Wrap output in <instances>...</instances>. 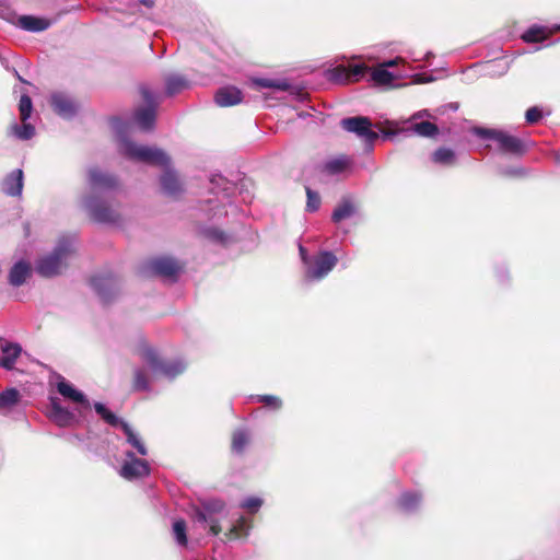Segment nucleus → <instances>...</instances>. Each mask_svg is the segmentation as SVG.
Here are the masks:
<instances>
[{
  "mask_svg": "<svg viewBox=\"0 0 560 560\" xmlns=\"http://www.w3.org/2000/svg\"><path fill=\"white\" fill-rule=\"evenodd\" d=\"M75 249L71 241L61 238L51 254L39 258L36 262V272L44 278H51L61 273L67 267V259Z\"/></svg>",
  "mask_w": 560,
  "mask_h": 560,
  "instance_id": "f257e3e1",
  "label": "nucleus"
},
{
  "mask_svg": "<svg viewBox=\"0 0 560 560\" xmlns=\"http://www.w3.org/2000/svg\"><path fill=\"white\" fill-rule=\"evenodd\" d=\"M476 135L482 139H492L498 143V150L503 154L523 155L526 152L524 141L505 131L490 128H477Z\"/></svg>",
  "mask_w": 560,
  "mask_h": 560,
  "instance_id": "f03ea898",
  "label": "nucleus"
},
{
  "mask_svg": "<svg viewBox=\"0 0 560 560\" xmlns=\"http://www.w3.org/2000/svg\"><path fill=\"white\" fill-rule=\"evenodd\" d=\"M122 145L124 154L131 160L164 167L170 164V158L161 149L138 145L131 141H125Z\"/></svg>",
  "mask_w": 560,
  "mask_h": 560,
  "instance_id": "7ed1b4c3",
  "label": "nucleus"
},
{
  "mask_svg": "<svg viewBox=\"0 0 560 560\" xmlns=\"http://www.w3.org/2000/svg\"><path fill=\"white\" fill-rule=\"evenodd\" d=\"M140 93L147 106L136 109L133 117L141 130L151 131L155 125L159 102L154 94L147 88H141Z\"/></svg>",
  "mask_w": 560,
  "mask_h": 560,
  "instance_id": "20e7f679",
  "label": "nucleus"
},
{
  "mask_svg": "<svg viewBox=\"0 0 560 560\" xmlns=\"http://www.w3.org/2000/svg\"><path fill=\"white\" fill-rule=\"evenodd\" d=\"M183 270V265L171 257H156L148 260L142 269L145 276H158L175 280Z\"/></svg>",
  "mask_w": 560,
  "mask_h": 560,
  "instance_id": "39448f33",
  "label": "nucleus"
},
{
  "mask_svg": "<svg viewBox=\"0 0 560 560\" xmlns=\"http://www.w3.org/2000/svg\"><path fill=\"white\" fill-rule=\"evenodd\" d=\"M340 126L343 130L355 133L369 144L374 143L378 139V133L372 130V121L369 117H347L341 119Z\"/></svg>",
  "mask_w": 560,
  "mask_h": 560,
  "instance_id": "423d86ee",
  "label": "nucleus"
},
{
  "mask_svg": "<svg viewBox=\"0 0 560 560\" xmlns=\"http://www.w3.org/2000/svg\"><path fill=\"white\" fill-rule=\"evenodd\" d=\"M143 357L155 374L174 378L182 374L185 365L180 361H165L159 358L153 349L144 351Z\"/></svg>",
  "mask_w": 560,
  "mask_h": 560,
  "instance_id": "0eeeda50",
  "label": "nucleus"
},
{
  "mask_svg": "<svg viewBox=\"0 0 560 560\" xmlns=\"http://www.w3.org/2000/svg\"><path fill=\"white\" fill-rule=\"evenodd\" d=\"M85 205L91 219L95 222L117 223L120 220V214L116 209L96 197L91 196L86 198Z\"/></svg>",
  "mask_w": 560,
  "mask_h": 560,
  "instance_id": "6e6552de",
  "label": "nucleus"
},
{
  "mask_svg": "<svg viewBox=\"0 0 560 560\" xmlns=\"http://www.w3.org/2000/svg\"><path fill=\"white\" fill-rule=\"evenodd\" d=\"M337 262L338 259L331 252H320L307 268L306 277L311 280H320L336 267Z\"/></svg>",
  "mask_w": 560,
  "mask_h": 560,
  "instance_id": "1a4fd4ad",
  "label": "nucleus"
},
{
  "mask_svg": "<svg viewBox=\"0 0 560 560\" xmlns=\"http://www.w3.org/2000/svg\"><path fill=\"white\" fill-rule=\"evenodd\" d=\"M91 284L104 303L112 302L119 289L117 279L110 272L94 276Z\"/></svg>",
  "mask_w": 560,
  "mask_h": 560,
  "instance_id": "9d476101",
  "label": "nucleus"
},
{
  "mask_svg": "<svg viewBox=\"0 0 560 560\" xmlns=\"http://www.w3.org/2000/svg\"><path fill=\"white\" fill-rule=\"evenodd\" d=\"M127 456L130 460H127L120 468V476L122 478L131 480L149 475L150 468L145 460L135 457L131 452H128Z\"/></svg>",
  "mask_w": 560,
  "mask_h": 560,
  "instance_id": "9b49d317",
  "label": "nucleus"
},
{
  "mask_svg": "<svg viewBox=\"0 0 560 560\" xmlns=\"http://www.w3.org/2000/svg\"><path fill=\"white\" fill-rule=\"evenodd\" d=\"M89 182L93 189H112L118 184L115 176L104 173L97 167L89 170Z\"/></svg>",
  "mask_w": 560,
  "mask_h": 560,
  "instance_id": "f8f14e48",
  "label": "nucleus"
},
{
  "mask_svg": "<svg viewBox=\"0 0 560 560\" xmlns=\"http://www.w3.org/2000/svg\"><path fill=\"white\" fill-rule=\"evenodd\" d=\"M1 189L8 196H20L23 189V171L18 168L8 174L1 184Z\"/></svg>",
  "mask_w": 560,
  "mask_h": 560,
  "instance_id": "ddd939ff",
  "label": "nucleus"
},
{
  "mask_svg": "<svg viewBox=\"0 0 560 560\" xmlns=\"http://www.w3.org/2000/svg\"><path fill=\"white\" fill-rule=\"evenodd\" d=\"M49 418L59 427H69L74 421V415L63 408L58 398H51Z\"/></svg>",
  "mask_w": 560,
  "mask_h": 560,
  "instance_id": "4468645a",
  "label": "nucleus"
},
{
  "mask_svg": "<svg viewBox=\"0 0 560 560\" xmlns=\"http://www.w3.org/2000/svg\"><path fill=\"white\" fill-rule=\"evenodd\" d=\"M214 101L221 107L234 106L243 101V94L235 86H224L218 90Z\"/></svg>",
  "mask_w": 560,
  "mask_h": 560,
  "instance_id": "2eb2a0df",
  "label": "nucleus"
},
{
  "mask_svg": "<svg viewBox=\"0 0 560 560\" xmlns=\"http://www.w3.org/2000/svg\"><path fill=\"white\" fill-rule=\"evenodd\" d=\"M161 186L163 191L171 197H177L184 191L177 174L168 166L161 176Z\"/></svg>",
  "mask_w": 560,
  "mask_h": 560,
  "instance_id": "dca6fc26",
  "label": "nucleus"
},
{
  "mask_svg": "<svg viewBox=\"0 0 560 560\" xmlns=\"http://www.w3.org/2000/svg\"><path fill=\"white\" fill-rule=\"evenodd\" d=\"M31 265L24 260L18 261L9 271L8 280L12 287H21L31 277Z\"/></svg>",
  "mask_w": 560,
  "mask_h": 560,
  "instance_id": "f3484780",
  "label": "nucleus"
},
{
  "mask_svg": "<svg viewBox=\"0 0 560 560\" xmlns=\"http://www.w3.org/2000/svg\"><path fill=\"white\" fill-rule=\"evenodd\" d=\"M1 352L0 366L5 370H12L22 352V348L19 343L5 342L1 346Z\"/></svg>",
  "mask_w": 560,
  "mask_h": 560,
  "instance_id": "a211bd4d",
  "label": "nucleus"
},
{
  "mask_svg": "<svg viewBox=\"0 0 560 560\" xmlns=\"http://www.w3.org/2000/svg\"><path fill=\"white\" fill-rule=\"evenodd\" d=\"M57 390L61 396L74 402L85 404L86 406L90 405L84 394L75 389L69 382H67L61 376L59 382L57 383Z\"/></svg>",
  "mask_w": 560,
  "mask_h": 560,
  "instance_id": "6ab92c4d",
  "label": "nucleus"
},
{
  "mask_svg": "<svg viewBox=\"0 0 560 560\" xmlns=\"http://www.w3.org/2000/svg\"><path fill=\"white\" fill-rule=\"evenodd\" d=\"M552 35V32L542 25H532L521 36L525 43L536 44L542 43Z\"/></svg>",
  "mask_w": 560,
  "mask_h": 560,
  "instance_id": "aec40b11",
  "label": "nucleus"
},
{
  "mask_svg": "<svg viewBox=\"0 0 560 560\" xmlns=\"http://www.w3.org/2000/svg\"><path fill=\"white\" fill-rule=\"evenodd\" d=\"M50 105L60 116L69 117L75 113L73 103L62 94H54L50 100Z\"/></svg>",
  "mask_w": 560,
  "mask_h": 560,
  "instance_id": "412c9836",
  "label": "nucleus"
},
{
  "mask_svg": "<svg viewBox=\"0 0 560 560\" xmlns=\"http://www.w3.org/2000/svg\"><path fill=\"white\" fill-rule=\"evenodd\" d=\"M355 213V206L349 197H343L331 214V220L338 223Z\"/></svg>",
  "mask_w": 560,
  "mask_h": 560,
  "instance_id": "4be33fe9",
  "label": "nucleus"
},
{
  "mask_svg": "<svg viewBox=\"0 0 560 560\" xmlns=\"http://www.w3.org/2000/svg\"><path fill=\"white\" fill-rule=\"evenodd\" d=\"M20 26L28 32H42L49 27L50 23L46 19L32 15H23L19 19Z\"/></svg>",
  "mask_w": 560,
  "mask_h": 560,
  "instance_id": "5701e85b",
  "label": "nucleus"
},
{
  "mask_svg": "<svg viewBox=\"0 0 560 560\" xmlns=\"http://www.w3.org/2000/svg\"><path fill=\"white\" fill-rule=\"evenodd\" d=\"M431 160L435 164L440 165H454L456 162V154L454 150L445 147L438 148L431 156Z\"/></svg>",
  "mask_w": 560,
  "mask_h": 560,
  "instance_id": "b1692460",
  "label": "nucleus"
},
{
  "mask_svg": "<svg viewBox=\"0 0 560 560\" xmlns=\"http://www.w3.org/2000/svg\"><path fill=\"white\" fill-rule=\"evenodd\" d=\"M166 94L173 96L183 90L189 88V82L182 75H170L165 81Z\"/></svg>",
  "mask_w": 560,
  "mask_h": 560,
  "instance_id": "393cba45",
  "label": "nucleus"
},
{
  "mask_svg": "<svg viewBox=\"0 0 560 560\" xmlns=\"http://www.w3.org/2000/svg\"><path fill=\"white\" fill-rule=\"evenodd\" d=\"M410 130H412L415 133L421 137L427 138H433L439 135V127L435 124L428 120L412 124Z\"/></svg>",
  "mask_w": 560,
  "mask_h": 560,
  "instance_id": "a878e982",
  "label": "nucleus"
},
{
  "mask_svg": "<svg viewBox=\"0 0 560 560\" xmlns=\"http://www.w3.org/2000/svg\"><path fill=\"white\" fill-rule=\"evenodd\" d=\"M350 165L349 159L346 156L337 158L334 160H330L326 162L322 168L323 172L327 173L328 175H336L340 174L343 171H346Z\"/></svg>",
  "mask_w": 560,
  "mask_h": 560,
  "instance_id": "bb28decb",
  "label": "nucleus"
},
{
  "mask_svg": "<svg viewBox=\"0 0 560 560\" xmlns=\"http://www.w3.org/2000/svg\"><path fill=\"white\" fill-rule=\"evenodd\" d=\"M249 443V436L244 430H236L232 434L231 448L237 454H243L246 445Z\"/></svg>",
  "mask_w": 560,
  "mask_h": 560,
  "instance_id": "cd10ccee",
  "label": "nucleus"
},
{
  "mask_svg": "<svg viewBox=\"0 0 560 560\" xmlns=\"http://www.w3.org/2000/svg\"><path fill=\"white\" fill-rule=\"evenodd\" d=\"M132 390L135 392H148L150 390L149 377L144 370L136 369L132 377Z\"/></svg>",
  "mask_w": 560,
  "mask_h": 560,
  "instance_id": "c85d7f7f",
  "label": "nucleus"
},
{
  "mask_svg": "<svg viewBox=\"0 0 560 560\" xmlns=\"http://www.w3.org/2000/svg\"><path fill=\"white\" fill-rule=\"evenodd\" d=\"M20 400V393L15 388H8L0 393V409H9Z\"/></svg>",
  "mask_w": 560,
  "mask_h": 560,
  "instance_id": "c756f323",
  "label": "nucleus"
},
{
  "mask_svg": "<svg viewBox=\"0 0 560 560\" xmlns=\"http://www.w3.org/2000/svg\"><path fill=\"white\" fill-rule=\"evenodd\" d=\"M94 409L96 413L100 415L101 418L112 427H120V423H125L124 421H120L118 417L109 409H107L102 402H95Z\"/></svg>",
  "mask_w": 560,
  "mask_h": 560,
  "instance_id": "7c9ffc66",
  "label": "nucleus"
},
{
  "mask_svg": "<svg viewBox=\"0 0 560 560\" xmlns=\"http://www.w3.org/2000/svg\"><path fill=\"white\" fill-rule=\"evenodd\" d=\"M370 77H371V80L378 85L389 84L395 79L394 74L383 67H378V68L371 70Z\"/></svg>",
  "mask_w": 560,
  "mask_h": 560,
  "instance_id": "2f4dec72",
  "label": "nucleus"
},
{
  "mask_svg": "<svg viewBox=\"0 0 560 560\" xmlns=\"http://www.w3.org/2000/svg\"><path fill=\"white\" fill-rule=\"evenodd\" d=\"M248 524L245 517H240L232 528L225 533L228 539H237L248 534Z\"/></svg>",
  "mask_w": 560,
  "mask_h": 560,
  "instance_id": "473e14b6",
  "label": "nucleus"
},
{
  "mask_svg": "<svg viewBox=\"0 0 560 560\" xmlns=\"http://www.w3.org/2000/svg\"><path fill=\"white\" fill-rule=\"evenodd\" d=\"M120 428L127 436L128 443H130L141 455H147V448L144 444L133 433L132 429L128 423H120Z\"/></svg>",
  "mask_w": 560,
  "mask_h": 560,
  "instance_id": "72a5a7b5",
  "label": "nucleus"
},
{
  "mask_svg": "<svg viewBox=\"0 0 560 560\" xmlns=\"http://www.w3.org/2000/svg\"><path fill=\"white\" fill-rule=\"evenodd\" d=\"M187 526L186 522L184 520H177L173 524V533L175 536V539L179 546L186 547L188 539H187Z\"/></svg>",
  "mask_w": 560,
  "mask_h": 560,
  "instance_id": "f704fd0d",
  "label": "nucleus"
},
{
  "mask_svg": "<svg viewBox=\"0 0 560 560\" xmlns=\"http://www.w3.org/2000/svg\"><path fill=\"white\" fill-rule=\"evenodd\" d=\"M13 133L21 140L32 139L35 135V128L32 124L22 121V125L12 126Z\"/></svg>",
  "mask_w": 560,
  "mask_h": 560,
  "instance_id": "c9c22d12",
  "label": "nucleus"
},
{
  "mask_svg": "<svg viewBox=\"0 0 560 560\" xmlns=\"http://www.w3.org/2000/svg\"><path fill=\"white\" fill-rule=\"evenodd\" d=\"M254 84L265 89H277L280 91H288L290 84L285 81H277L271 79H254Z\"/></svg>",
  "mask_w": 560,
  "mask_h": 560,
  "instance_id": "e433bc0d",
  "label": "nucleus"
},
{
  "mask_svg": "<svg viewBox=\"0 0 560 560\" xmlns=\"http://www.w3.org/2000/svg\"><path fill=\"white\" fill-rule=\"evenodd\" d=\"M33 104L32 100L27 94H23L19 102V112L21 121H26L32 114Z\"/></svg>",
  "mask_w": 560,
  "mask_h": 560,
  "instance_id": "4c0bfd02",
  "label": "nucleus"
},
{
  "mask_svg": "<svg viewBox=\"0 0 560 560\" xmlns=\"http://www.w3.org/2000/svg\"><path fill=\"white\" fill-rule=\"evenodd\" d=\"M305 191L307 197L306 210L308 212L317 211L322 203L319 194L317 191L312 190L310 187H306Z\"/></svg>",
  "mask_w": 560,
  "mask_h": 560,
  "instance_id": "58836bf2",
  "label": "nucleus"
},
{
  "mask_svg": "<svg viewBox=\"0 0 560 560\" xmlns=\"http://www.w3.org/2000/svg\"><path fill=\"white\" fill-rule=\"evenodd\" d=\"M420 497L417 493H404L399 499V506L404 510H410L418 505Z\"/></svg>",
  "mask_w": 560,
  "mask_h": 560,
  "instance_id": "ea45409f",
  "label": "nucleus"
},
{
  "mask_svg": "<svg viewBox=\"0 0 560 560\" xmlns=\"http://www.w3.org/2000/svg\"><path fill=\"white\" fill-rule=\"evenodd\" d=\"M201 508L210 515L217 514L223 511L224 502L221 500H208L202 502Z\"/></svg>",
  "mask_w": 560,
  "mask_h": 560,
  "instance_id": "a19ab883",
  "label": "nucleus"
},
{
  "mask_svg": "<svg viewBox=\"0 0 560 560\" xmlns=\"http://www.w3.org/2000/svg\"><path fill=\"white\" fill-rule=\"evenodd\" d=\"M366 71H370L369 67L365 65H353L349 68L348 80L349 81H359V79L364 75Z\"/></svg>",
  "mask_w": 560,
  "mask_h": 560,
  "instance_id": "79ce46f5",
  "label": "nucleus"
},
{
  "mask_svg": "<svg viewBox=\"0 0 560 560\" xmlns=\"http://www.w3.org/2000/svg\"><path fill=\"white\" fill-rule=\"evenodd\" d=\"M259 401L264 402L266 406L270 407L273 410H278L282 407L281 399L273 395L260 396Z\"/></svg>",
  "mask_w": 560,
  "mask_h": 560,
  "instance_id": "37998d69",
  "label": "nucleus"
},
{
  "mask_svg": "<svg viewBox=\"0 0 560 560\" xmlns=\"http://www.w3.org/2000/svg\"><path fill=\"white\" fill-rule=\"evenodd\" d=\"M542 117L541 110L537 107H530L525 113L526 121L530 125L537 124Z\"/></svg>",
  "mask_w": 560,
  "mask_h": 560,
  "instance_id": "c03bdc74",
  "label": "nucleus"
},
{
  "mask_svg": "<svg viewBox=\"0 0 560 560\" xmlns=\"http://www.w3.org/2000/svg\"><path fill=\"white\" fill-rule=\"evenodd\" d=\"M212 516H210L202 508L196 509L194 513V521L201 524L203 527L209 522V520Z\"/></svg>",
  "mask_w": 560,
  "mask_h": 560,
  "instance_id": "a18cd8bd",
  "label": "nucleus"
},
{
  "mask_svg": "<svg viewBox=\"0 0 560 560\" xmlns=\"http://www.w3.org/2000/svg\"><path fill=\"white\" fill-rule=\"evenodd\" d=\"M261 504L262 501L259 498H249L242 504V506L254 513L261 506Z\"/></svg>",
  "mask_w": 560,
  "mask_h": 560,
  "instance_id": "49530a36",
  "label": "nucleus"
},
{
  "mask_svg": "<svg viewBox=\"0 0 560 560\" xmlns=\"http://www.w3.org/2000/svg\"><path fill=\"white\" fill-rule=\"evenodd\" d=\"M208 523L210 524V533L212 535H218L221 532V526L217 520L211 517Z\"/></svg>",
  "mask_w": 560,
  "mask_h": 560,
  "instance_id": "de8ad7c7",
  "label": "nucleus"
},
{
  "mask_svg": "<svg viewBox=\"0 0 560 560\" xmlns=\"http://www.w3.org/2000/svg\"><path fill=\"white\" fill-rule=\"evenodd\" d=\"M140 3L148 8H152L154 5V0H140Z\"/></svg>",
  "mask_w": 560,
  "mask_h": 560,
  "instance_id": "09e8293b",
  "label": "nucleus"
},
{
  "mask_svg": "<svg viewBox=\"0 0 560 560\" xmlns=\"http://www.w3.org/2000/svg\"><path fill=\"white\" fill-rule=\"evenodd\" d=\"M380 130L384 133V136H392V135H394V132H392V131H386L384 129H380Z\"/></svg>",
  "mask_w": 560,
  "mask_h": 560,
  "instance_id": "8fccbe9b",
  "label": "nucleus"
},
{
  "mask_svg": "<svg viewBox=\"0 0 560 560\" xmlns=\"http://www.w3.org/2000/svg\"><path fill=\"white\" fill-rule=\"evenodd\" d=\"M300 252H301V254H302V255H304V254H305V249H304V247H303V246H300Z\"/></svg>",
  "mask_w": 560,
  "mask_h": 560,
  "instance_id": "3c124183",
  "label": "nucleus"
}]
</instances>
